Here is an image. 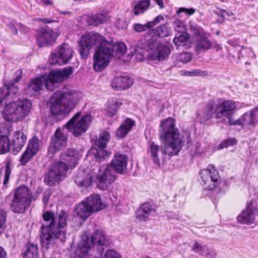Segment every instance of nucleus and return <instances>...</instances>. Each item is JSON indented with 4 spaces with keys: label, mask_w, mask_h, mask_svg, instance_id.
<instances>
[{
    "label": "nucleus",
    "mask_w": 258,
    "mask_h": 258,
    "mask_svg": "<svg viewBox=\"0 0 258 258\" xmlns=\"http://www.w3.org/2000/svg\"><path fill=\"white\" fill-rule=\"evenodd\" d=\"M160 127V138L163 142V147H160L154 142L150 146L151 157L158 166L160 165V158L164 155L170 157L176 155L185 143L187 148L191 143L190 133L186 131L179 133L178 130L175 127L173 118H168L161 121Z\"/></svg>",
    "instance_id": "1"
},
{
    "label": "nucleus",
    "mask_w": 258,
    "mask_h": 258,
    "mask_svg": "<svg viewBox=\"0 0 258 258\" xmlns=\"http://www.w3.org/2000/svg\"><path fill=\"white\" fill-rule=\"evenodd\" d=\"M99 43L93 56V68L101 72L108 67L113 55L111 43H109L99 33L90 32L81 36L78 41V50L81 57L87 59L93 46Z\"/></svg>",
    "instance_id": "2"
},
{
    "label": "nucleus",
    "mask_w": 258,
    "mask_h": 258,
    "mask_svg": "<svg viewBox=\"0 0 258 258\" xmlns=\"http://www.w3.org/2000/svg\"><path fill=\"white\" fill-rule=\"evenodd\" d=\"M80 98L78 92L67 88L54 92L49 99V123L52 125L58 121V116L69 114L75 108Z\"/></svg>",
    "instance_id": "3"
},
{
    "label": "nucleus",
    "mask_w": 258,
    "mask_h": 258,
    "mask_svg": "<svg viewBox=\"0 0 258 258\" xmlns=\"http://www.w3.org/2000/svg\"><path fill=\"white\" fill-rule=\"evenodd\" d=\"M81 112H78L62 128L58 127L51 139L52 144L63 149L67 145V132H72L75 137L85 133L90 125L92 116L87 114L81 117Z\"/></svg>",
    "instance_id": "4"
},
{
    "label": "nucleus",
    "mask_w": 258,
    "mask_h": 258,
    "mask_svg": "<svg viewBox=\"0 0 258 258\" xmlns=\"http://www.w3.org/2000/svg\"><path fill=\"white\" fill-rule=\"evenodd\" d=\"M132 55H136L140 61L150 58L152 60L162 61L171 53L170 48L166 45L154 39H150L141 46L136 45L131 51Z\"/></svg>",
    "instance_id": "5"
},
{
    "label": "nucleus",
    "mask_w": 258,
    "mask_h": 258,
    "mask_svg": "<svg viewBox=\"0 0 258 258\" xmlns=\"http://www.w3.org/2000/svg\"><path fill=\"white\" fill-rule=\"evenodd\" d=\"M108 243L106 234L100 230H94L91 235L85 232L82 236L76 253L80 258H85L92 246H96L99 252L102 253L104 250L103 245Z\"/></svg>",
    "instance_id": "6"
},
{
    "label": "nucleus",
    "mask_w": 258,
    "mask_h": 258,
    "mask_svg": "<svg viewBox=\"0 0 258 258\" xmlns=\"http://www.w3.org/2000/svg\"><path fill=\"white\" fill-rule=\"evenodd\" d=\"M4 105L5 119L16 122L23 120L28 116L32 106L31 101L28 99L10 102Z\"/></svg>",
    "instance_id": "7"
},
{
    "label": "nucleus",
    "mask_w": 258,
    "mask_h": 258,
    "mask_svg": "<svg viewBox=\"0 0 258 258\" xmlns=\"http://www.w3.org/2000/svg\"><path fill=\"white\" fill-rule=\"evenodd\" d=\"M104 208L105 205L100 197L97 194H92L75 206L73 215L85 221L93 212H98Z\"/></svg>",
    "instance_id": "8"
},
{
    "label": "nucleus",
    "mask_w": 258,
    "mask_h": 258,
    "mask_svg": "<svg viewBox=\"0 0 258 258\" xmlns=\"http://www.w3.org/2000/svg\"><path fill=\"white\" fill-rule=\"evenodd\" d=\"M200 175L203 183L204 188L211 190V195L214 196L215 199L219 198V195L224 192L221 190L220 187L217 186L221 183L220 176L219 172L214 168V165H209L207 169L201 170ZM221 184H226V183L223 182Z\"/></svg>",
    "instance_id": "9"
},
{
    "label": "nucleus",
    "mask_w": 258,
    "mask_h": 258,
    "mask_svg": "<svg viewBox=\"0 0 258 258\" xmlns=\"http://www.w3.org/2000/svg\"><path fill=\"white\" fill-rule=\"evenodd\" d=\"M43 222L40 228V241L43 250L52 248L53 232L55 225V216L53 212L46 211L42 216Z\"/></svg>",
    "instance_id": "10"
},
{
    "label": "nucleus",
    "mask_w": 258,
    "mask_h": 258,
    "mask_svg": "<svg viewBox=\"0 0 258 258\" xmlns=\"http://www.w3.org/2000/svg\"><path fill=\"white\" fill-rule=\"evenodd\" d=\"M110 138V133L105 131L99 135L94 142L93 148L90 151V154L98 162H101L108 157L111 152L106 149L107 143Z\"/></svg>",
    "instance_id": "11"
},
{
    "label": "nucleus",
    "mask_w": 258,
    "mask_h": 258,
    "mask_svg": "<svg viewBox=\"0 0 258 258\" xmlns=\"http://www.w3.org/2000/svg\"><path fill=\"white\" fill-rule=\"evenodd\" d=\"M68 213L63 210L59 213H56L55 215V225L53 232L52 237L53 239L52 248L58 241L63 242L66 238V229L67 226V218Z\"/></svg>",
    "instance_id": "12"
},
{
    "label": "nucleus",
    "mask_w": 258,
    "mask_h": 258,
    "mask_svg": "<svg viewBox=\"0 0 258 258\" xmlns=\"http://www.w3.org/2000/svg\"><path fill=\"white\" fill-rule=\"evenodd\" d=\"M52 52L48 59L50 64L61 65L68 63L73 56V49L68 44L63 43Z\"/></svg>",
    "instance_id": "13"
},
{
    "label": "nucleus",
    "mask_w": 258,
    "mask_h": 258,
    "mask_svg": "<svg viewBox=\"0 0 258 258\" xmlns=\"http://www.w3.org/2000/svg\"><path fill=\"white\" fill-rule=\"evenodd\" d=\"M73 67H68L61 71L51 70L49 74L45 76V87L47 89L53 91V85L63 81L73 73Z\"/></svg>",
    "instance_id": "14"
},
{
    "label": "nucleus",
    "mask_w": 258,
    "mask_h": 258,
    "mask_svg": "<svg viewBox=\"0 0 258 258\" xmlns=\"http://www.w3.org/2000/svg\"><path fill=\"white\" fill-rule=\"evenodd\" d=\"M193 33L195 39V50L197 53L210 49L212 42L207 36L204 29L194 27Z\"/></svg>",
    "instance_id": "15"
},
{
    "label": "nucleus",
    "mask_w": 258,
    "mask_h": 258,
    "mask_svg": "<svg viewBox=\"0 0 258 258\" xmlns=\"http://www.w3.org/2000/svg\"><path fill=\"white\" fill-rule=\"evenodd\" d=\"M116 174L108 166L104 170L99 169L97 175L98 187L103 190L108 189L115 181Z\"/></svg>",
    "instance_id": "16"
},
{
    "label": "nucleus",
    "mask_w": 258,
    "mask_h": 258,
    "mask_svg": "<svg viewBox=\"0 0 258 258\" xmlns=\"http://www.w3.org/2000/svg\"><path fill=\"white\" fill-rule=\"evenodd\" d=\"M172 24L175 30L177 32L173 40L175 45L177 47L180 46L190 47L191 44L190 38L188 33L183 30L182 22L179 20L175 19Z\"/></svg>",
    "instance_id": "17"
},
{
    "label": "nucleus",
    "mask_w": 258,
    "mask_h": 258,
    "mask_svg": "<svg viewBox=\"0 0 258 258\" xmlns=\"http://www.w3.org/2000/svg\"><path fill=\"white\" fill-rule=\"evenodd\" d=\"M57 36L56 33L48 26L41 27L36 34L37 44L40 47L45 46L55 42Z\"/></svg>",
    "instance_id": "18"
},
{
    "label": "nucleus",
    "mask_w": 258,
    "mask_h": 258,
    "mask_svg": "<svg viewBox=\"0 0 258 258\" xmlns=\"http://www.w3.org/2000/svg\"><path fill=\"white\" fill-rule=\"evenodd\" d=\"M19 88L13 84H5L0 88V108L4 105L12 102L19 93Z\"/></svg>",
    "instance_id": "19"
},
{
    "label": "nucleus",
    "mask_w": 258,
    "mask_h": 258,
    "mask_svg": "<svg viewBox=\"0 0 258 258\" xmlns=\"http://www.w3.org/2000/svg\"><path fill=\"white\" fill-rule=\"evenodd\" d=\"M127 159L125 154L117 153L108 166L116 173L123 174L127 169Z\"/></svg>",
    "instance_id": "20"
},
{
    "label": "nucleus",
    "mask_w": 258,
    "mask_h": 258,
    "mask_svg": "<svg viewBox=\"0 0 258 258\" xmlns=\"http://www.w3.org/2000/svg\"><path fill=\"white\" fill-rule=\"evenodd\" d=\"M257 214V209L250 203L246 209L237 216V222L243 224L250 225L254 222Z\"/></svg>",
    "instance_id": "21"
},
{
    "label": "nucleus",
    "mask_w": 258,
    "mask_h": 258,
    "mask_svg": "<svg viewBox=\"0 0 258 258\" xmlns=\"http://www.w3.org/2000/svg\"><path fill=\"white\" fill-rule=\"evenodd\" d=\"M156 215V211L149 203H145L141 205L136 211V218L141 221H145L150 219V217Z\"/></svg>",
    "instance_id": "22"
},
{
    "label": "nucleus",
    "mask_w": 258,
    "mask_h": 258,
    "mask_svg": "<svg viewBox=\"0 0 258 258\" xmlns=\"http://www.w3.org/2000/svg\"><path fill=\"white\" fill-rule=\"evenodd\" d=\"M218 111L217 103L215 101L210 102L206 105L204 109L203 114L200 118V123H205L213 117H215L216 119H221V116L218 117L217 116Z\"/></svg>",
    "instance_id": "23"
},
{
    "label": "nucleus",
    "mask_w": 258,
    "mask_h": 258,
    "mask_svg": "<svg viewBox=\"0 0 258 258\" xmlns=\"http://www.w3.org/2000/svg\"><path fill=\"white\" fill-rule=\"evenodd\" d=\"M79 154L78 151L73 148H69L61 154V159L67 163L70 168H74L78 164Z\"/></svg>",
    "instance_id": "24"
},
{
    "label": "nucleus",
    "mask_w": 258,
    "mask_h": 258,
    "mask_svg": "<svg viewBox=\"0 0 258 258\" xmlns=\"http://www.w3.org/2000/svg\"><path fill=\"white\" fill-rule=\"evenodd\" d=\"M43 83L45 84V75L42 76L41 78L34 77L30 80L24 91L27 94L31 95L41 90Z\"/></svg>",
    "instance_id": "25"
},
{
    "label": "nucleus",
    "mask_w": 258,
    "mask_h": 258,
    "mask_svg": "<svg viewBox=\"0 0 258 258\" xmlns=\"http://www.w3.org/2000/svg\"><path fill=\"white\" fill-rule=\"evenodd\" d=\"M92 176L88 170H79L74 177L75 182L80 187H89L92 184Z\"/></svg>",
    "instance_id": "26"
},
{
    "label": "nucleus",
    "mask_w": 258,
    "mask_h": 258,
    "mask_svg": "<svg viewBox=\"0 0 258 258\" xmlns=\"http://www.w3.org/2000/svg\"><path fill=\"white\" fill-rule=\"evenodd\" d=\"M164 20V17L159 15L157 16L153 21H149L145 24H142L139 23L133 24L132 28L136 32L140 33L150 30L154 26L159 24L161 21Z\"/></svg>",
    "instance_id": "27"
},
{
    "label": "nucleus",
    "mask_w": 258,
    "mask_h": 258,
    "mask_svg": "<svg viewBox=\"0 0 258 258\" xmlns=\"http://www.w3.org/2000/svg\"><path fill=\"white\" fill-rule=\"evenodd\" d=\"M192 249L196 253L203 255L206 258H216L217 255L216 250L212 246L207 245H202L198 242L195 243Z\"/></svg>",
    "instance_id": "28"
},
{
    "label": "nucleus",
    "mask_w": 258,
    "mask_h": 258,
    "mask_svg": "<svg viewBox=\"0 0 258 258\" xmlns=\"http://www.w3.org/2000/svg\"><path fill=\"white\" fill-rule=\"evenodd\" d=\"M218 107V113L217 117L221 116V118L229 116L232 113V111L235 109V102L231 100H225L222 102L217 103Z\"/></svg>",
    "instance_id": "29"
},
{
    "label": "nucleus",
    "mask_w": 258,
    "mask_h": 258,
    "mask_svg": "<svg viewBox=\"0 0 258 258\" xmlns=\"http://www.w3.org/2000/svg\"><path fill=\"white\" fill-rule=\"evenodd\" d=\"M133 83V80L129 77L119 76L116 77L112 81V86L118 90H122L130 87Z\"/></svg>",
    "instance_id": "30"
},
{
    "label": "nucleus",
    "mask_w": 258,
    "mask_h": 258,
    "mask_svg": "<svg viewBox=\"0 0 258 258\" xmlns=\"http://www.w3.org/2000/svg\"><path fill=\"white\" fill-rule=\"evenodd\" d=\"M135 125V121L127 118L117 128L115 133L116 138L117 139L123 138Z\"/></svg>",
    "instance_id": "31"
},
{
    "label": "nucleus",
    "mask_w": 258,
    "mask_h": 258,
    "mask_svg": "<svg viewBox=\"0 0 258 258\" xmlns=\"http://www.w3.org/2000/svg\"><path fill=\"white\" fill-rule=\"evenodd\" d=\"M27 140L26 136L23 132L17 131L15 132L12 141L13 149L15 154L19 152L24 146Z\"/></svg>",
    "instance_id": "32"
},
{
    "label": "nucleus",
    "mask_w": 258,
    "mask_h": 258,
    "mask_svg": "<svg viewBox=\"0 0 258 258\" xmlns=\"http://www.w3.org/2000/svg\"><path fill=\"white\" fill-rule=\"evenodd\" d=\"M257 107L250 110L241 116V119L243 121L244 125H248L254 127L258 122V119L256 117Z\"/></svg>",
    "instance_id": "33"
},
{
    "label": "nucleus",
    "mask_w": 258,
    "mask_h": 258,
    "mask_svg": "<svg viewBox=\"0 0 258 258\" xmlns=\"http://www.w3.org/2000/svg\"><path fill=\"white\" fill-rule=\"evenodd\" d=\"M30 204V203L13 198L11 204V209L15 213L23 214Z\"/></svg>",
    "instance_id": "34"
},
{
    "label": "nucleus",
    "mask_w": 258,
    "mask_h": 258,
    "mask_svg": "<svg viewBox=\"0 0 258 258\" xmlns=\"http://www.w3.org/2000/svg\"><path fill=\"white\" fill-rule=\"evenodd\" d=\"M13 198L30 203L31 202V196L29 193L28 188L25 185H20L17 188Z\"/></svg>",
    "instance_id": "35"
},
{
    "label": "nucleus",
    "mask_w": 258,
    "mask_h": 258,
    "mask_svg": "<svg viewBox=\"0 0 258 258\" xmlns=\"http://www.w3.org/2000/svg\"><path fill=\"white\" fill-rule=\"evenodd\" d=\"M150 0H141L137 3L132 9V13L135 16H139L145 13L150 6Z\"/></svg>",
    "instance_id": "36"
},
{
    "label": "nucleus",
    "mask_w": 258,
    "mask_h": 258,
    "mask_svg": "<svg viewBox=\"0 0 258 258\" xmlns=\"http://www.w3.org/2000/svg\"><path fill=\"white\" fill-rule=\"evenodd\" d=\"M61 178L60 175L50 167L48 172L45 175L44 181L48 185L52 186L58 183Z\"/></svg>",
    "instance_id": "37"
},
{
    "label": "nucleus",
    "mask_w": 258,
    "mask_h": 258,
    "mask_svg": "<svg viewBox=\"0 0 258 258\" xmlns=\"http://www.w3.org/2000/svg\"><path fill=\"white\" fill-rule=\"evenodd\" d=\"M109 17L107 14L99 13L91 16L88 18V23L89 25L97 26L108 21Z\"/></svg>",
    "instance_id": "38"
},
{
    "label": "nucleus",
    "mask_w": 258,
    "mask_h": 258,
    "mask_svg": "<svg viewBox=\"0 0 258 258\" xmlns=\"http://www.w3.org/2000/svg\"><path fill=\"white\" fill-rule=\"evenodd\" d=\"M58 173L61 177L66 175L70 166L63 161H58L53 163L50 166Z\"/></svg>",
    "instance_id": "39"
},
{
    "label": "nucleus",
    "mask_w": 258,
    "mask_h": 258,
    "mask_svg": "<svg viewBox=\"0 0 258 258\" xmlns=\"http://www.w3.org/2000/svg\"><path fill=\"white\" fill-rule=\"evenodd\" d=\"M26 247L23 258H39L37 244L28 243Z\"/></svg>",
    "instance_id": "40"
},
{
    "label": "nucleus",
    "mask_w": 258,
    "mask_h": 258,
    "mask_svg": "<svg viewBox=\"0 0 258 258\" xmlns=\"http://www.w3.org/2000/svg\"><path fill=\"white\" fill-rule=\"evenodd\" d=\"M154 34L161 38H165L169 36L171 33V30L167 24L160 25L154 30Z\"/></svg>",
    "instance_id": "41"
},
{
    "label": "nucleus",
    "mask_w": 258,
    "mask_h": 258,
    "mask_svg": "<svg viewBox=\"0 0 258 258\" xmlns=\"http://www.w3.org/2000/svg\"><path fill=\"white\" fill-rule=\"evenodd\" d=\"M122 104L121 100L116 98L113 99L111 101V104L109 105L107 109L108 115L110 117L113 116Z\"/></svg>",
    "instance_id": "42"
},
{
    "label": "nucleus",
    "mask_w": 258,
    "mask_h": 258,
    "mask_svg": "<svg viewBox=\"0 0 258 258\" xmlns=\"http://www.w3.org/2000/svg\"><path fill=\"white\" fill-rule=\"evenodd\" d=\"M40 148L39 139L36 137H33L29 140L27 150L32 153V155H36L38 152Z\"/></svg>",
    "instance_id": "43"
},
{
    "label": "nucleus",
    "mask_w": 258,
    "mask_h": 258,
    "mask_svg": "<svg viewBox=\"0 0 258 258\" xmlns=\"http://www.w3.org/2000/svg\"><path fill=\"white\" fill-rule=\"evenodd\" d=\"M10 141L7 136H0V154H5L10 150Z\"/></svg>",
    "instance_id": "44"
},
{
    "label": "nucleus",
    "mask_w": 258,
    "mask_h": 258,
    "mask_svg": "<svg viewBox=\"0 0 258 258\" xmlns=\"http://www.w3.org/2000/svg\"><path fill=\"white\" fill-rule=\"evenodd\" d=\"M111 46L113 49V54L115 51L117 55H118V56L122 55L126 51V45L124 43L119 42L115 44L111 43Z\"/></svg>",
    "instance_id": "45"
},
{
    "label": "nucleus",
    "mask_w": 258,
    "mask_h": 258,
    "mask_svg": "<svg viewBox=\"0 0 258 258\" xmlns=\"http://www.w3.org/2000/svg\"><path fill=\"white\" fill-rule=\"evenodd\" d=\"M11 163L10 162H8L5 166V171L4 175V179L3 182V186L2 189L7 188V184L9 182L10 174L12 172V169L10 167Z\"/></svg>",
    "instance_id": "46"
},
{
    "label": "nucleus",
    "mask_w": 258,
    "mask_h": 258,
    "mask_svg": "<svg viewBox=\"0 0 258 258\" xmlns=\"http://www.w3.org/2000/svg\"><path fill=\"white\" fill-rule=\"evenodd\" d=\"M35 155H32V153L26 150L21 156L20 159V162L22 165H25L31 160Z\"/></svg>",
    "instance_id": "47"
},
{
    "label": "nucleus",
    "mask_w": 258,
    "mask_h": 258,
    "mask_svg": "<svg viewBox=\"0 0 258 258\" xmlns=\"http://www.w3.org/2000/svg\"><path fill=\"white\" fill-rule=\"evenodd\" d=\"M7 213L3 209H0V236L6 228Z\"/></svg>",
    "instance_id": "48"
},
{
    "label": "nucleus",
    "mask_w": 258,
    "mask_h": 258,
    "mask_svg": "<svg viewBox=\"0 0 258 258\" xmlns=\"http://www.w3.org/2000/svg\"><path fill=\"white\" fill-rule=\"evenodd\" d=\"M196 12V9L194 8H180L176 11V13L179 17H181V13H184L185 14L190 16L194 14Z\"/></svg>",
    "instance_id": "49"
},
{
    "label": "nucleus",
    "mask_w": 258,
    "mask_h": 258,
    "mask_svg": "<svg viewBox=\"0 0 258 258\" xmlns=\"http://www.w3.org/2000/svg\"><path fill=\"white\" fill-rule=\"evenodd\" d=\"M236 143V140L235 138H230L225 140L223 143L220 144V149L226 148L227 147L233 146Z\"/></svg>",
    "instance_id": "50"
},
{
    "label": "nucleus",
    "mask_w": 258,
    "mask_h": 258,
    "mask_svg": "<svg viewBox=\"0 0 258 258\" xmlns=\"http://www.w3.org/2000/svg\"><path fill=\"white\" fill-rule=\"evenodd\" d=\"M104 258H121L120 254H118L114 250L109 249L106 250Z\"/></svg>",
    "instance_id": "51"
},
{
    "label": "nucleus",
    "mask_w": 258,
    "mask_h": 258,
    "mask_svg": "<svg viewBox=\"0 0 258 258\" xmlns=\"http://www.w3.org/2000/svg\"><path fill=\"white\" fill-rule=\"evenodd\" d=\"M62 149L59 147L58 145L52 144V142L50 141V145L48 148V152L49 154L53 155L57 151Z\"/></svg>",
    "instance_id": "52"
},
{
    "label": "nucleus",
    "mask_w": 258,
    "mask_h": 258,
    "mask_svg": "<svg viewBox=\"0 0 258 258\" xmlns=\"http://www.w3.org/2000/svg\"><path fill=\"white\" fill-rule=\"evenodd\" d=\"M191 55L190 53L186 52L180 54L179 56L180 60L183 63H187L190 61Z\"/></svg>",
    "instance_id": "53"
},
{
    "label": "nucleus",
    "mask_w": 258,
    "mask_h": 258,
    "mask_svg": "<svg viewBox=\"0 0 258 258\" xmlns=\"http://www.w3.org/2000/svg\"><path fill=\"white\" fill-rule=\"evenodd\" d=\"M52 195V192L50 189H47L44 193L43 196V203L45 206L48 203L49 199Z\"/></svg>",
    "instance_id": "54"
},
{
    "label": "nucleus",
    "mask_w": 258,
    "mask_h": 258,
    "mask_svg": "<svg viewBox=\"0 0 258 258\" xmlns=\"http://www.w3.org/2000/svg\"><path fill=\"white\" fill-rule=\"evenodd\" d=\"M190 76H206L207 73L206 71H201L199 70H194L190 71Z\"/></svg>",
    "instance_id": "55"
},
{
    "label": "nucleus",
    "mask_w": 258,
    "mask_h": 258,
    "mask_svg": "<svg viewBox=\"0 0 258 258\" xmlns=\"http://www.w3.org/2000/svg\"><path fill=\"white\" fill-rule=\"evenodd\" d=\"M8 25L13 34H17V28L13 23H10Z\"/></svg>",
    "instance_id": "56"
},
{
    "label": "nucleus",
    "mask_w": 258,
    "mask_h": 258,
    "mask_svg": "<svg viewBox=\"0 0 258 258\" xmlns=\"http://www.w3.org/2000/svg\"><path fill=\"white\" fill-rule=\"evenodd\" d=\"M22 78V72L21 71H17L15 73V78L14 80V83H18Z\"/></svg>",
    "instance_id": "57"
},
{
    "label": "nucleus",
    "mask_w": 258,
    "mask_h": 258,
    "mask_svg": "<svg viewBox=\"0 0 258 258\" xmlns=\"http://www.w3.org/2000/svg\"><path fill=\"white\" fill-rule=\"evenodd\" d=\"M0 258H7V253L5 248L0 246Z\"/></svg>",
    "instance_id": "58"
},
{
    "label": "nucleus",
    "mask_w": 258,
    "mask_h": 258,
    "mask_svg": "<svg viewBox=\"0 0 258 258\" xmlns=\"http://www.w3.org/2000/svg\"><path fill=\"white\" fill-rule=\"evenodd\" d=\"M228 119V123L230 125H234V121L235 120L232 117L231 115H229V116H225Z\"/></svg>",
    "instance_id": "59"
},
{
    "label": "nucleus",
    "mask_w": 258,
    "mask_h": 258,
    "mask_svg": "<svg viewBox=\"0 0 258 258\" xmlns=\"http://www.w3.org/2000/svg\"><path fill=\"white\" fill-rule=\"evenodd\" d=\"M161 9L164 8L163 0H154Z\"/></svg>",
    "instance_id": "60"
},
{
    "label": "nucleus",
    "mask_w": 258,
    "mask_h": 258,
    "mask_svg": "<svg viewBox=\"0 0 258 258\" xmlns=\"http://www.w3.org/2000/svg\"><path fill=\"white\" fill-rule=\"evenodd\" d=\"M234 125H244L243 121L241 119V116L237 120L234 121Z\"/></svg>",
    "instance_id": "61"
},
{
    "label": "nucleus",
    "mask_w": 258,
    "mask_h": 258,
    "mask_svg": "<svg viewBox=\"0 0 258 258\" xmlns=\"http://www.w3.org/2000/svg\"><path fill=\"white\" fill-rule=\"evenodd\" d=\"M40 2L45 5H49L51 4V2L50 0H40Z\"/></svg>",
    "instance_id": "62"
},
{
    "label": "nucleus",
    "mask_w": 258,
    "mask_h": 258,
    "mask_svg": "<svg viewBox=\"0 0 258 258\" xmlns=\"http://www.w3.org/2000/svg\"><path fill=\"white\" fill-rule=\"evenodd\" d=\"M41 20L44 23H50L51 22L53 21V20H49L47 19H42Z\"/></svg>",
    "instance_id": "63"
},
{
    "label": "nucleus",
    "mask_w": 258,
    "mask_h": 258,
    "mask_svg": "<svg viewBox=\"0 0 258 258\" xmlns=\"http://www.w3.org/2000/svg\"><path fill=\"white\" fill-rule=\"evenodd\" d=\"M183 75L184 76H190V71H185L183 73Z\"/></svg>",
    "instance_id": "64"
}]
</instances>
